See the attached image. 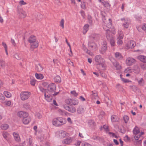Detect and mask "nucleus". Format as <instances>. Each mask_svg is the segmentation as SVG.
I'll list each match as a JSON object with an SVG mask.
<instances>
[{"label": "nucleus", "instance_id": "obj_1", "mask_svg": "<svg viewBox=\"0 0 146 146\" xmlns=\"http://www.w3.org/2000/svg\"><path fill=\"white\" fill-rule=\"evenodd\" d=\"M28 42L31 43L30 48L33 50L35 48H37L38 46V42L36 40V38L34 35H31L29 38Z\"/></svg>", "mask_w": 146, "mask_h": 146}, {"label": "nucleus", "instance_id": "obj_2", "mask_svg": "<svg viewBox=\"0 0 146 146\" xmlns=\"http://www.w3.org/2000/svg\"><path fill=\"white\" fill-rule=\"evenodd\" d=\"M56 88V85L54 83L50 84L47 87L49 93L54 96H56L59 93V92H55Z\"/></svg>", "mask_w": 146, "mask_h": 146}, {"label": "nucleus", "instance_id": "obj_3", "mask_svg": "<svg viewBox=\"0 0 146 146\" xmlns=\"http://www.w3.org/2000/svg\"><path fill=\"white\" fill-rule=\"evenodd\" d=\"M105 30L106 31V35L107 39L110 41L111 46H114L115 45V41L113 35L108 29H105Z\"/></svg>", "mask_w": 146, "mask_h": 146}, {"label": "nucleus", "instance_id": "obj_4", "mask_svg": "<svg viewBox=\"0 0 146 146\" xmlns=\"http://www.w3.org/2000/svg\"><path fill=\"white\" fill-rule=\"evenodd\" d=\"M31 93L27 91L22 92L20 93V98L21 100L25 101L27 100L31 96Z\"/></svg>", "mask_w": 146, "mask_h": 146}, {"label": "nucleus", "instance_id": "obj_5", "mask_svg": "<svg viewBox=\"0 0 146 146\" xmlns=\"http://www.w3.org/2000/svg\"><path fill=\"white\" fill-rule=\"evenodd\" d=\"M65 102L68 105L74 106L78 105V100L72 99H66L65 100Z\"/></svg>", "mask_w": 146, "mask_h": 146}, {"label": "nucleus", "instance_id": "obj_6", "mask_svg": "<svg viewBox=\"0 0 146 146\" xmlns=\"http://www.w3.org/2000/svg\"><path fill=\"white\" fill-rule=\"evenodd\" d=\"M100 35L98 34H92L90 36V40L94 42H96L100 39Z\"/></svg>", "mask_w": 146, "mask_h": 146}, {"label": "nucleus", "instance_id": "obj_7", "mask_svg": "<svg viewBox=\"0 0 146 146\" xmlns=\"http://www.w3.org/2000/svg\"><path fill=\"white\" fill-rule=\"evenodd\" d=\"M107 49V45L106 41H104L102 43L101 50H100V52L102 54H104Z\"/></svg>", "mask_w": 146, "mask_h": 146}, {"label": "nucleus", "instance_id": "obj_8", "mask_svg": "<svg viewBox=\"0 0 146 146\" xmlns=\"http://www.w3.org/2000/svg\"><path fill=\"white\" fill-rule=\"evenodd\" d=\"M63 107L65 109L71 113H75L76 111V108L74 107L71 106L70 107L66 104L63 105Z\"/></svg>", "mask_w": 146, "mask_h": 146}, {"label": "nucleus", "instance_id": "obj_9", "mask_svg": "<svg viewBox=\"0 0 146 146\" xmlns=\"http://www.w3.org/2000/svg\"><path fill=\"white\" fill-rule=\"evenodd\" d=\"M88 46L92 50H96L98 49L97 44L92 41L90 40L88 42Z\"/></svg>", "mask_w": 146, "mask_h": 146}, {"label": "nucleus", "instance_id": "obj_10", "mask_svg": "<svg viewBox=\"0 0 146 146\" xmlns=\"http://www.w3.org/2000/svg\"><path fill=\"white\" fill-rule=\"evenodd\" d=\"M136 62V60L132 58L128 57L126 60V64L129 66H131L135 64Z\"/></svg>", "mask_w": 146, "mask_h": 146}, {"label": "nucleus", "instance_id": "obj_11", "mask_svg": "<svg viewBox=\"0 0 146 146\" xmlns=\"http://www.w3.org/2000/svg\"><path fill=\"white\" fill-rule=\"evenodd\" d=\"M18 13L19 17L21 18H25L27 16L26 12L24 11L22 9H20L18 10Z\"/></svg>", "mask_w": 146, "mask_h": 146}, {"label": "nucleus", "instance_id": "obj_12", "mask_svg": "<svg viewBox=\"0 0 146 146\" xmlns=\"http://www.w3.org/2000/svg\"><path fill=\"white\" fill-rule=\"evenodd\" d=\"M109 21L108 22H106V24H104V25L103 26V29L105 30V29H108L109 30V29L111 28V26L112 25V21L110 19H109Z\"/></svg>", "mask_w": 146, "mask_h": 146}, {"label": "nucleus", "instance_id": "obj_13", "mask_svg": "<svg viewBox=\"0 0 146 146\" xmlns=\"http://www.w3.org/2000/svg\"><path fill=\"white\" fill-rule=\"evenodd\" d=\"M17 115L20 118H24L25 117L28 116L29 114L28 113L23 111H20L18 112Z\"/></svg>", "mask_w": 146, "mask_h": 146}, {"label": "nucleus", "instance_id": "obj_14", "mask_svg": "<svg viewBox=\"0 0 146 146\" xmlns=\"http://www.w3.org/2000/svg\"><path fill=\"white\" fill-rule=\"evenodd\" d=\"M52 124L55 126H60V125L59 123V117L54 119L52 121Z\"/></svg>", "mask_w": 146, "mask_h": 146}, {"label": "nucleus", "instance_id": "obj_15", "mask_svg": "<svg viewBox=\"0 0 146 146\" xmlns=\"http://www.w3.org/2000/svg\"><path fill=\"white\" fill-rule=\"evenodd\" d=\"M72 139L71 137H68L67 138L65 139H64L62 142L63 144H69L72 142Z\"/></svg>", "mask_w": 146, "mask_h": 146}, {"label": "nucleus", "instance_id": "obj_16", "mask_svg": "<svg viewBox=\"0 0 146 146\" xmlns=\"http://www.w3.org/2000/svg\"><path fill=\"white\" fill-rule=\"evenodd\" d=\"M135 42L133 40H131L127 44V47L129 48H134L135 46Z\"/></svg>", "mask_w": 146, "mask_h": 146}, {"label": "nucleus", "instance_id": "obj_17", "mask_svg": "<svg viewBox=\"0 0 146 146\" xmlns=\"http://www.w3.org/2000/svg\"><path fill=\"white\" fill-rule=\"evenodd\" d=\"M31 121V118L28 116L23 118V122L25 124H27L29 123Z\"/></svg>", "mask_w": 146, "mask_h": 146}, {"label": "nucleus", "instance_id": "obj_18", "mask_svg": "<svg viewBox=\"0 0 146 146\" xmlns=\"http://www.w3.org/2000/svg\"><path fill=\"white\" fill-rule=\"evenodd\" d=\"M95 60L96 62L101 63L102 61V58L100 55H96L95 58Z\"/></svg>", "mask_w": 146, "mask_h": 146}, {"label": "nucleus", "instance_id": "obj_19", "mask_svg": "<svg viewBox=\"0 0 146 146\" xmlns=\"http://www.w3.org/2000/svg\"><path fill=\"white\" fill-rule=\"evenodd\" d=\"M101 13L102 16V20L104 24H106V22L107 21H106V13L105 12L102 11L101 12Z\"/></svg>", "mask_w": 146, "mask_h": 146}, {"label": "nucleus", "instance_id": "obj_20", "mask_svg": "<svg viewBox=\"0 0 146 146\" xmlns=\"http://www.w3.org/2000/svg\"><path fill=\"white\" fill-rule=\"evenodd\" d=\"M137 58L140 61L144 63L146 62V57L143 55H140L137 57Z\"/></svg>", "mask_w": 146, "mask_h": 146}, {"label": "nucleus", "instance_id": "obj_21", "mask_svg": "<svg viewBox=\"0 0 146 146\" xmlns=\"http://www.w3.org/2000/svg\"><path fill=\"white\" fill-rule=\"evenodd\" d=\"M112 64L113 65L116 67V69L117 70H119L121 69V66L117 62H113Z\"/></svg>", "mask_w": 146, "mask_h": 146}, {"label": "nucleus", "instance_id": "obj_22", "mask_svg": "<svg viewBox=\"0 0 146 146\" xmlns=\"http://www.w3.org/2000/svg\"><path fill=\"white\" fill-rule=\"evenodd\" d=\"M51 95H46V92H45V94H44V97L46 100L48 102H50L51 100L52 99V97L51 96Z\"/></svg>", "mask_w": 146, "mask_h": 146}, {"label": "nucleus", "instance_id": "obj_23", "mask_svg": "<svg viewBox=\"0 0 146 146\" xmlns=\"http://www.w3.org/2000/svg\"><path fill=\"white\" fill-rule=\"evenodd\" d=\"M35 69L38 71L40 72L43 70V68L40 64H38L36 65Z\"/></svg>", "mask_w": 146, "mask_h": 146}, {"label": "nucleus", "instance_id": "obj_24", "mask_svg": "<svg viewBox=\"0 0 146 146\" xmlns=\"http://www.w3.org/2000/svg\"><path fill=\"white\" fill-rule=\"evenodd\" d=\"M59 121L60 126L66 123V120L62 117H59Z\"/></svg>", "mask_w": 146, "mask_h": 146}, {"label": "nucleus", "instance_id": "obj_25", "mask_svg": "<svg viewBox=\"0 0 146 146\" xmlns=\"http://www.w3.org/2000/svg\"><path fill=\"white\" fill-rule=\"evenodd\" d=\"M111 119L112 122L118 121L119 119L118 117L115 115H113L111 116Z\"/></svg>", "mask_w": 146, "mask_h": 146}, {"label": "nucleus", "instance_id": "obj_26", "mask_svg": "<svg viewBox=\"0 0 146 146\" xmlns=\"http://www.w3.org/2000/svg\"><path fill=\"white\" fill-rule=\"evenodd\" d=\"M35 76L36 78L38 79L42 80L44 78L43 75L40 74H38L36 73L35 74Z\"/></svg>", "mask_w": 146, "mask_h": 146}, {"label": "nucleus", "instance_id": "obj_27", "mask_svg": "<svg viewBox=\"0 0 146 146\" xmlns=\"http://www.w3.org/2000/svg\"><path fill=\"white\" fill-rule=\"evenodd\" d=\"M89 26L88 24L85 25L83 29V33L84 34H86L88 30Z\"/></svg>", "mask_w": 146, "mask_h": 146}, {"label": "nucleus", "instance_id": "obj_28", "mask_svg": "<svg viewBox=\"0 0 146 146\" xmlns=\"http://www.w3.org/2000/svg\"><path fill=\"white\" fill-rule=\"evenodd\" d=\"M84 109L81 106H79L77 109V111L78 113L81 114L83 113Z\"/></svg>", "mask_w": 146, "mask_h": 146}, {"label": "nucleus", "instance_id": "obj_29", "mask_svg": "<svg viewBox=\"0 0 146 146\" xmlns=\"http://www.w3.org/2000/svg\"><path fill=\"white\" fill-rule=\"evenodd\" d=\"M115 56L116 58L118 59H121L122 58V56L121 54L119 52H117L115 54Z\"/></svg>", "mask_w": 146, "mask_h": 146}, {"label": "nucleus", "instance_id": "obj_30", "mask_svg": "<svg viewBox=\"0 0 146 146\" xmlns=\"http://www.w3.org/2000/svg\"><path fill=\"white\" fill-rule=\"evenodd\" d=\"M13 135L14 137V139L16 141H19L20 139V137L18 134L13 133Z\"/></svg>", "mask_w": 146, "mask_h": 146}, {"label": "nucleus", "instance_id": "obj_31", "mask_svg": "<svg viewBox=\"0 0 146 146\" xmlns=\"http://www.w3.org/2000/svg\"><path fill=\"white\" fill-rule=\"evenodd\" d=\"M105 103L106 104L107 106L110 107L111 104V101L108 98H106L105 99Z\"/></svg>", "mask_w": 146, "mask_h": 146}, {"label": "nucleus", "instance_id": "obj_32", "mask_svg": "<svg viewBox=\"0 0 146 146\" xmlns=\"http://www.w3.org/2000/svg\"><path fill=\"white\" fill-rule=\"evenodd\" d=\"M0 66L3 68H4L5 66V61L2 59L0 60Z\"/></svg>", "mask_w": 146, "mask_h": 146}, {"label": "nucleus", "instance_id": "obj_33", "mask_svg": "<svg viewBox=\"0 0 146 146\" xmlns=\"http://www.w3.org/2000/svg\"><path fill=\"white\" fill-rule=\"evenodd\" d=\"M55 82H60L61 81V78L59 76H56L54 78Z\"/></svg>", "mask_w": 146, "mask_h": 146}, {"label": "nucleus", "instance_id": "obj_34", "mask_svg": "<svg viewBox=\"0 0 146 146\" xmlns=\"http://www.w3.org/2000/svg\"><path fill=\"white\" fill-rule=\"evenodd\" d=\"M4 94L7 98H10L11 96V94L9 92L5 91L4 92Z\"/></svg>", "mask_w": 146, "mask_h": 146}, {"label": "nucleus", "instance_id": "obj_35", "mask_svg": "<svg viewBox=\"0 0 146 146\" xmlns=\"http://www.w3.org/2000/svg\"><path fill=\"white\" fill-rule=\"evenodd\" d=\"M134 134L135 135L139 134V130L138 128L137 127H135L133 131Z\"/></svg>", "mask_w": 146, "mask_h": 146}, {"label": "nucleus", "instance_id": "obj_36", "mask_svg": "<svg viewBox=\"0 0 146 146\" xmlns=\"http://www.w3.org/2000/svg\"><path fill=\"white\" fill-rule=\"evenodd\" d=\"M122 39L120 38L118 36H117V43L118 45H121L123 43V42L122 40Z\"/></svg>", "mask_w": 146, "mask_h": 146}, {"label": "nucleus", "instance_id": "obj_37", "mask_svg": "<svg viewBox=\"0 0 146 146\" xmlns=\"http://www.w3.org/2000/svg\"><path fill=\"white\" fill-rule=\"evenodd\" d=\"M9 127V125L7 124H4L1 126V129L3 130H5L7 129Z\"/></svg>", "mask_w": 146, "mask_h": 146}, {"label": "nucleus", "instance_id": "obj_38", "mask_svg": "<svg viewBox=\"0 0 146 146\" xmlns=\"http://www.w3.org/2000/svg\"><path fill=\"white\" fill-rule=\"evenodd\" d=\"M140 66L142 69L143 70H146V63H141Z\"/></svg>", "mask_w": 146, "mask_h": 146}, {"label": "nucleus", "instance_id": "obj_39", "mask_svg": "<svg viewBox=\"0 0 146 146\" xmlns=\"http://www.w3.org/2000/svg\"><path fill=\"white\" fill-rule=\"evenodd\" d=\"M88 123L91 127L95 126V124L94 121L92 120H89Z\"/></svg>", "mask_w": 146, "mask_h": 146}, {"label": "nucleus", "instance_id": "obj_40", "mask_svg": "<svg viewBox=\"0 0 146 146\" xmlns=\"http://www.w3.org/2000/svg\"><path fill=\"white\" fill-rule=\"evenodd\" d=\"M32 139L31 137H29L28 145L29 146H33Z\"/></svg>", "mask_w": 146, "mask_h": 146}, {"label": "nucleus", "instance_id": "obj_41", "mask_svg": "<svg viewBox=\"0 0 146 146\" xmlns=\"http://www.w3.org/2000/svg\"><path fill=\"white\" fill-rule=\"evenodd\" d=\"M118 33L119 35L118 36L119 37H120V38L123 39V35L122 32L121 31H119Z\"/></svg>", "mask_w": 146, "mask_h": 146}, {"label": "nucleus", "instance_id": "obj_42", "mask_svg": "<svg viewBox=\"0 0 146 146\" xmlns=\"http://www.w3.org/2000/svg\"><path fill=\"white\" fill-rule=\"evenodd\" d=\"M66 135V132L64 131H62L60 134V136L61 137H64Z\"/></svg>", "mask_w": 146, "mask_h": 146}, {"label": "nucleus", "instance_id": "obj_43", "mask_svg": "<svg viewBox=\"0 0 146 146\" xmlns=\"http://www.w3.org/2000/svg\"><path fill=\"white\" fill-rule=\"evenodd\" d=\"M92 139L93 140H100L101 139V138L99 137L98 136H96V135H94L92 138Z\"/></svg>", "mask_w": 146, "mask_h": 146}, {"label": "nucleus", "instance_id": "obj_44", "mask_svg": "<svg viewBox=\"0 0 146 146\" xmlns=\"http://www.w3.org/2000/svg\"><path fill=\"white\" fill-rule=\"evenodd\" d=\"M23 108L27 110L29 109L30 108V106L28 104L26 103L23 105Z\"/></svg>", "mask_w": 146, "mask_h": 146}, {"label": "nucleus", "instance_id": "obj_45", "mask_svg": "<svg viewBox=\"0 0 146 146\" xmlns=\"http://www.w3.org/2000/svg\"><path fill=\"white\" fill-rule=\"evenodd\" d=\"M64 20L63 19H62L60 22V26L61 27L62 29H64Z\"/></svg>", "mask_w": 146, "mask_h": 146}, {"label": "nucleus", "instance_id": "obj_46", "mask_svg": "<svg viewBox=\"0 0 146 146\" xmlns=\"http://www.w3.org/2000/svg\"><path fill=\"white\" fill-rule=\"evenodd\" d=\"M130 87L131 88L134 92H135L137 91L138 89L135 86H131Z\"/></svg>", "mask_w": 146, "mask_h": 146}, {"label": "nucleus", "instance_id": "obj_47", "mask_svg": "<svg viewBox=\"0 0 146 146\" xmlns=\"http://www.w3.org/2000/svg\"><path fill=\"white\" fill-rule=\"evenodd\" d=\"M92 96L94 97L93 98L96 99L98 96L97 93L96 91H92Z\"/></svg>", "mask_w": 146, "mask_h": 146}, {"label": "nucleus", "instance_id": "obj_48", "mask_svg": "<svg viewBox=\"0 0 146 146\" xmlns=\"http://www.w3.org/2000/svg\"><path fill=\"white\" fill-rule=\"evenodd\" d=\"M123 118V120L124 121L125 123H127L129 120V118L126 115H125L124 116Z\"/></svg>", "mask_w": 146, "mask_h": 146}, {"label": "nucleus", "instance_id": "obj_49", "mask_svg": "<svg viewBox=\"0 0 146 146\" xmlns=\"http://www.w3.org/2000/svg\"><path fill=\"white\" fill-rule=\"evenodd\" d=\"M70 93L75 97H76L78 95V94L75 90L71 91Z\"/></svg>", "mask_w": 146, "mask_h": 146}, {"label": "nucleus", "instance_id": "obj_50", "mask_svg": "<svg viewBox=\"0 0 146 146\" xmlns=\"http://www.w3.org/2000/svg\"><path fill=\"white\" fill-rule=\"evenodd\" d=\"M143 80V79L142 78H141L138 81V83L141 86H143L144 84Z\"/></svg>", "mask_w": 146, "mask_h": 146}, {"label": "nucleus", "instance_id": "obj_51", "mask_svg": "<svg viewBox=\"0 0 146 146\" xmlns=\"http://www.w3.org/2000/svg\"><path fill=\"white\" fill-rule=\"evenodd\" d=\"M103 4L105 7H108L110 6V4L107 2H105L104 3H103Z\"/></svg>", "mask_w": 146, "mask_h": 146}, {"label": "nucleus", "instance_id": "obj_52", "mask_svg": "<svg viewBox=\"0 0 146 146\" xmlns=\"http://www.w3.org/2000/svg\"><path fill=\"white\" fill-rule=\"evenodd\" d=\"M135 70L137 71V73H139L140 72V69L138 66H135Z\"/></svg>", "mask_w": 146, "mask_h": 146}, {"label": "nucleus", "instance_id": "obj_53", "mask_svg": "<svg viewBox=\"0 0 146 146\" xmlns=\"http://www.w3.org/2000/svg\"><path fill=\"white\" fill-rule=\"evenodd\" d=\"M36 82V80L34 79L31 80L30 81L31 84L33 86H35Z\"/></svg>", "mask_w": 146, "mask_h": 146}, {"label": "nucleus", "instance_id": "obj_54", "mask_svg": "<svg viewBox=\"0 0 146 146\" xmlns=\"http://www.w3.org/2000/svg\"><path fill=\"white\" fill-rule=\"evenodd\" d=\"M19 4L21 5H25L27 4L23 0H21L19 2Z\"/></svg>", "mask_w": 146, "mask_h": 146}, {"label": "nucleus", "instance_id": "obj_55", "mask_svg": "<svg viewBox=\"0 0 146 146\" xmlns=\"http://www.w3.org/2000/svg\"><path fill=\"white\" fill-rule=\"evenodd\" d=\"M82 146H92V145L87 143H83L82 144Z\"/></svg>", "mask_w": 146, "mask_h": 146}, {"label": "nucleus", "instance_id": "obj_56", "mask_svg": "<svg viewBox=\"0 0 146 146\" xmlns=\"http://www.w3.org/2000/svg\"><path fill=\"white\" fill-rule=\"evenodd\" d=\"M14 57L17 60H19L21 59L20 57L19 56L18 54L17 53L15 54Z\"/></svg>", "mask_w": 146, "mask_h": 146}, {"label": "nucleus", "instance_id": "obj_57", "mask_svg": "<svg viewBox=\"0 0 146 146\" xmlns=\"http://www.w3.org/2000/svg\"><path fill=\"white\" fill-rule=\"evenodd\" d=\"M129 25V23L127 22H126L125 23L123 24V25L126 28H128Z\"/></svg>", "mask_w": 146, "mask_h": 146}, {"label": "nucleus", "instance_id": "obj_58", "mask_svg": "<svg viewBox=\"0 0 146 146\" xmlns=\"http://www.w3.org/2000/svg\"><path fill=\"white\" fill-rule=\"evenodd\" d=\"M140 136V134H137V135H135V136L134 137L135 139L136 140H138Z\"/></svg>", "mask_w": 146, "mask_h": 146}, {"label": "nucleus", "instance_id": "obj_59", "mask_svg": "<svg viewBox=\"0 0 146 146\" xmlns=\"http://www.w3.org/2000/svg\"><path fill=\"white\" fill-rule=\"evenodd\" d=\"M5 99V97L3 95L0 93V100H3Z\"/></svg>", "mask_w": 146, "mask_h": 146}, {"label": "nucleus", "instance_id": "obj_60", "mask_svg": "<svg viewBox=\"0 0 146 146\" xmlns=\"http://www.w3.org/2000/svg\"><path fill=\"white\" fill-rule=\"evenodd\" d=\"M40 89L41 92H44V94H45V92H46V90L44 89L42 87H40Z\"/></svg>", "mask_w": 146, "mask_h": 146}, {"label": "nucleus", "instance_id": "obj_61", "mask_svg": "<svg viewBox=\"0 0 146 146\" xmlns=\"http://www.w3.org/2000/svg\"><path fill=\"white\" fill-rule=\"evenodd\" d=\"M2 45L4 48L5 50L7 49V46L5 43L4 42H2Z\"/></svg>", "mask_w": 146, "mask_h": 146}, {"label": "nucleus", "instance_id": "obj_62", "mask_svg": "<svg viewBox=\"0 0 146 146\" xmlns=\"http://www.w3.org/2000/svg\"><path fill=\"white\" fill-rule=\"evenodd\" d=\"M121 80L123 82H124L125 83H127L129 82V80H128L126 79L121 78Z\"/></svg>", "mask_w": 146, "mask_h": 146}, {"label": "nucleus", "instance_id": "obj_63", "mask_svg": "<svg viewBox=\"0 0 146 146\" xmlns=\"http://www.w3.org/2000/svg\"><path fill=\"white\" fill-rule=\"evenodd\" d=\"M81 7L83 9H85V4L84 2L82 3V4L81 5Z\"/></svg>", "mask_w": 146, "mask_h": 146}, {"label": "nucleus", "instance_id": "obj_64", "mask_svg": "<svg viewBox=\"0 0 146 146\" xmlns=\"http://www.w3.org/2000/svg\"><path fill=\"white\" fill-rule=\"evenodd\" d=\"M142 28L143 30L146 31V24L143 25L142 26Z\"/></svg>", "mask_w": 146, "mask_h": 146}]
</instances>
